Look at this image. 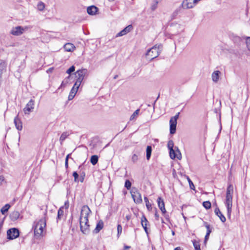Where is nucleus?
I'll use <instances>...</instances> for the list:
<instances>
[{
    "label": "nucleus",
    "mask_w": 250,
    "mask_h": 250,
    "mask_svg": "<svg viewBox=\"0 0 250 250\" xmlns=\"http://www.w3.org/2000/svg\"><path fill=\"white\" fill-rule=\"evenodd\" d=\"M91 212V210L87 206L85 205L82 208L79 221L80 230L84 234H88L90 232L88 216Z\"/></svg>",
    "instance_id": "f257e3e1"
},
{
    "label": "nucleus",
    "mask_w": 250,
    "mask_h": 250,
    "mask_svg": "<svg viewBox=\"0 0 250 250\" xmlns=\"http://www.w3.org/2000/svg\"><path fill=\"white\" fill-rule=\"evenodd\" d=\"M46 226V220L45 217H43L39 220L34 222L33 229L34 232V236L36 238L39 239L44 236V229Z\"/></svg>",
    "instance_id": "f03ea898"
},
{
    "label": "nucleus",
    "mask_w": 250,
    "mask_h": 250,
    "mask_svg": "<svg viewBox=\"0 0 250 250\" xmlns=\"http://www.w3.org/2000/svg\"><path fill=\"white\" fill-rule=\"evenodd\" d=\"M233 193V186L229 184L228 186L226 192L225 204L227 208V215L230 217L232 206V195Z\"/></svg>",
    "instance_id": "7ed1b4c3"
},
{
    "label": "nucleus",
    "mask_w": 250,
    "mask_h": 250,
    "mask_svg": "<svg viewBox=\"0 0 250 250\" xmlns=\"http://www.w3.org/2000/svg\"><path fill=\"white\" fill-rule=\"evenodd\" d=\"M162 49L163 45L162 44H156L147 51L146 55L150 56V60H152L154 58H157L160 55Z\"/></svg>",
    "instance_id": "20e7f679"
},
{
    "label": "nucleus",
    "mask_w": 250,
    "mask_h": 250,
    "mask_svg": "<svg viewBox=\"0 0 250 250\" xmlns=\"http://www.w3.org/2000/svg\"><path fill=\"white\" fill-rule=\"evenodd\" d=\"M87 73L88 71L86 69H82L77 70L75 73L76 81L75 83L80 85L84 77L87 75Z\"/></svg>",
    "instance_id": "39448f33"
},
{
    "label": "nucleus",
    "mask_w": 250,
    "mask_h": 250,
    "mask_svg": "<svg viewBox=\"0 0 250 250\" xmlns=\"http://www.w3.org/2000/svg\"><path fill=\"white\" fill-rule=\"evenodd\" d=\"M130 193L132 198L136 204H139L142 203L143 200L141 194L137 188H132Z\"/></svg>",
    "instance_id": "423d86ee"
},
{
    "label": "nucleus",
    "mask_w": 250,
    "mask_h": 250,
    "mask_svg": "<svg viewBox=\"0 0 250 250\" xmlns=\"http://www.w3.org/2000/svg\"><path fill=\"white\" fill-rule=\"evenodd\" d=\"M180 113L178 112L174 116L171 117L169 121L170 124V133L171 134H173L176 132V125H177V121L179 118Z\"/></svg>",
    "instance_id": "0eeeda50"
},
{
    "label": "nucleus",
    "mask_w": 250,
    "mask_h": 250,
    "mask_svg": "<svg viewBox=\"0 0 250 250\" xmlns=\"http://www.w3.org/2000/svg\"><path fill=\"white\" fill-rule=\"evenodd\" d=\"M20 232L18 229L13 228L7 231V238L9 240H13L19 236Z\"/></svg>",
    "instance_id": "6e6552de"
},
{
    "label": "nucleus",
    "mask_w": 250,
    "mask_h": 250,
    "mask_svg": "<svg viewBox=\"0 0 250 250\" xmlns=\"http://www.w3.org/2000/svg\"><path fill=\"white\" fill-rule=\"evenodd\" d=\"M196 0H184L181 4L183 9H188L193 8L197 4Z\"/></svg>",
    "instance_id": "1a4fd4ad"
},
{
    "label": "nucleus",
    "mask_w": 250,
    "mask_h": 250,
    "mask_svg": "<svg viewBox=\"0 0 250 250\" xmlns=\"http://www.w3.org/2000/svg\"><path fill=\"white\" fill-rule=\"evenodd\" d=\"M34 106L35 102L33 100L31 99L23 109L24 114L26 115H29L30 112L33 111V110L34 108Z\"/></svg>",
    "instance_id": "9d476101"
},
{
    "label": "nucleus",
    "mask_w": 250,
    "mask_h": 250,
    "mask_svg": "<svg viewBox=\"0 0 250 250\" xmlns=\"http://www.w3.org/2000/svg\"><path fill=\"white\" fill-rule=\"evenodd\" d=\"M24 28L21 26H18L15 27H13L11 31L10 34L14 36H20L24 32Z\"/></svg>",
    "instance_id": "9b49d317"
},
{
    "label": "nucleus",
    "mask_w": 250,
    "mask_h": 250,
    "mask_svg": "<svg viewBox=\"0 0 250 250\" xmlns=\"http://www.w3.org/2000/svg\"><path fill=\"white\" fill-rule=\"evenodd\" d=\"M80 85H78L77 84L75 83L72 88L69 95L68 96V100H72L75 97L76 94L77 93L78 90Z\"/></svg>",
    "instance_id": "f8f14e48"
},
{
    "label": "nucleus",
    "mask_w": 250,
    "mask_h": 250,
    "mask_svg": "<svg viewBox=\"0 0 250 250\" xmlns=\"http://www.w3.org/2000/svg\"><path fill=\"white\" fill-rule=\"evenodd\" d=\"M169 150V155H170V158L172 159H174L176 157L178 159H180L179 157L177 156V153H179L180 155V157H181L180 151L177 147H175V149L172 148V149H170Z\"/></svg>",
    "instance_id": "ddd939ff"
},
{
    "label": "nucleus",
    "mask_w": 250,
    "mask_h": 250,
    "mask_svg": "<svg viewBox=\"0 0 250 250\" xmlns=\"http://www.w3.org/2000/svg\"><path fill=\"white\" fill-rule=\"evenodd\" d=\"M99 9L95 5H91L87 8V12L90 15H95L98 13Z\"/></svg>",
    "instance_id": "4468645a"
},
{
    "label": "nucleus",
    "mask_w": 250,
    "mask_h": 250,
    "mask_svg": "<svg viewBox=\"0 0 250 250\" xmlns=\"http://www.w3.org/2000/svg\"><path fill=\"white\" fill-rule=\"evenodd\" d=\"M157 203L158 205V207L161 210L163 214H165L166 213V210L165 208V203L162 198L160 197H159L157 199Z\"/></svg>",
    "instance_id": "2eb2a0df"
},
{
    "label": "nucleus",
    "mask_w": 250,
    "mask_h": 250,
    "mask_svg": "<svg viewBox=\"0 0 250 250\" xmlns=\"http://www.w3.org/2000/svg\"><path fill=\"white\" fill-rule=\"evenodd\" d=\"M14 124L16 128L18 130H21L22 129V123L19 118L18 115L14 119Z\"/></svg>",
    "instance_id": "dca6fc26"
},
{
    "label": "nucleus",
    "mask_w": 250,
    "mask_h": 250,
    "mask_svg": "<svg viewBox=\"0 0 250 250\" xmlns=\"http://www.w3.org/2000/svg\"><path fill=\"white\" fill-rule=\"evenodd\" d=\"M148 223V221H147L146 218L145 217V215H143L141 218V225L144 228L145 232L147 234V225Z\"/></svg>",
    "instance_id": "f3484780"
},
{
    "label": "nucleus",
    "mask_w": 250,
    "mask_h": 250,
    "mask_svg": "<svg viewBox=\"0 0 250 250\" xmlns=\"http://www.w3.org/2000/svg\"><path fill=\"white\" fill-rule=\"evenodd\" d=\"M214 212L215 214L219 217L220 220L222 222H225L226 220V217L224 216V215L221 213L219 208H216L214 210Z\"/></svg>",
    "instance_id": "a211bd4d"
},
{
    "label": "nucleus",
    "mask_w": 250,
    "mask_h": 250,
    "mask_svg": "<svg viewBox=\"0 0 250 250\" xmlns=\"http://www.w3.org/2000/svg\"><path fill=\"white\" fill-rule=\"evenodd\" d=\"M104 227V222L102 220H100L97 224L96 227L93 230V233H98Z\"/></svg>",
    "instance_id": "6ab92c4d"
},
{
    "label": "nucleus",
    "mask_w": 250,
    "mask_h": 250,
    "mask_svg": "<svg viewBox=\"0 0 250 250\" xmlns=\"http://www.w3.org/2000/svg\"><path fill=\"white\" fill-rule=\"evenodd\" d=\"M220 74V71L218 70L215 71L212 73L211 75V78L213 82L214 83H217L218 81Z\"/></svg>",
    "instance_id": "aec40b11"
},
{
    "label": "nucleus",
    "mask_w": 250,
    "mask_h": 250,
    "mask_svg": "<svg viewBox=\"0 0 250 250\" xmlns=\"http://www.w3.org/2000/svg\"><path fill=\"white\" fill-rule=\"evenodd\" d=\"M63 48L67 52H72L75 49V46L72 43H67L64 44Z\"/></svg>",
    "instance_id": "412c9836"
},
{
    "label": "nucleus",
    "mask_w": 250,
    "mask_h": 250,
    "mask_svg": "<svg viewBox=\"0 0 250 250\" xmlns=\"http://www.w3.org/2000/svg\"><path fill=\"white\" fill-rule=\"evenodd\" d=\"M70 134L71 132L69 131H65L62 134L60 138V141L61 144L65 140V139L70 135Z\"/></svg>",
    "instance_id": "4be33fe9"
},
{
    "label": "nucleus",
    "mask_w": 250,
    "mask_h": 250,
    "mask_svg": "<svg viewBox=\"0 0 250 250\" xmlns=\"http://www.w3.org/2000/svg\"><path fill=\"white\" fill-rule=\"evenodd\" d=\"M20 216V213L17 211H14L12 212L10 217L12 221H15L17 220Z\"/></svg>",
    "instance_id": "5701e85b"
},
{
    "label": "nucleus",
    "mask_w": 250,
    "mask_h": 250,
    "mask_svg": "<svg viewBox=\"0 0 250 250\" xmlns=\"http://www.w3.org/2000/svg\"><path fill=\"white\" fill-rule=\"evenodd\" d=\"M151 152H152L151 146H147L146 150V159L147 160H149L150 158Z\"/></svg>",
    "instance_id": "b1692460"
},
{
    "label": "nucleus",
    "mask_w": 250,
    "mask_h": 250,
    "mask_svg": "<svg viewBox=\"0 0 250 250\" xmlns=\"http://www.w3.org/2000/svg\"><path fill=\"white\" fill-rule=\"evenodd\" d=\"M98 161V157L97 155H92L90 158V162L93 165H95Z\"/></svg>",
    "instance_id": "393cba45"
},
{
    "label": "nucleus",
    "mask_w": 250,
    "mask_h": 250,
    "mask_svg": "<svg viewBox=\"0 0 250 250\" xmlns=\"http://www.w3.org/2000/svg\"><path fill=\"white\" fill-rule=\"evenodd\" d=\"M10 206L9 204H6L4 206H3L0 209V212L2 214H4L6 213L8 209H9Z\"/></svg>",
    "instance_id": "a878e982"
},
{
    "label": "nucleus",
    "mask_w": 250,
    "mask_h": 250,
    "mask_svg": "<svg viewBox=\"0 0 250 250\" xmlns=\"http://www.w3.org/2000/svg\"><path fill=\"white\" fill-rule=\"evenodd\" d=\"M63 208L62 207L60 208L58 210L57 221L61 219L63 215Z\"/></svg>",
    "instance_id": "bb28decb"
},
{
    "label": "nucleus",
    "mask_w": 250,
    "mask_h": 250,
    "mask_svg": "<svg viewBox=\"0 0 250 250\" xmlns=\"http://www.w3.org/2000/svg\"><path fill=\"white\" fill-rule=\"evenodd\" d=\"M132 29V26L131 25H129L127 26L122 31L123 34L125 35L127 33L129 32Z\"/></svg>",
    "instance_id": "cd10ccee"
},
{
    "label": "nucleus",
    "mask_w": 250,
    "mask_h": 250,
    "mask_svg": "<svg viewBox=\"0 0 250 250\" xmlns=\"http://www.w3.org/2000/svg\"><path fill=\"white\" fill-rule=\"evenodd\" d=\"M144 200L146 203V207L148 210L152 209L151 204L149 203L148 198L146 197H145Z\"/></svg>",
    "instance_id": "c85d7f7f"
},
{
    "label": "nucleus",
    "mask_w": 250,
    "mask_h": 250,
    "mask_svg": "<svg viewBox=\"0 0 250 250\" xmlns=\"http://www.w3.org/2000/svg\"><path fill=\"white\" fill-rule=\"evenodd\" d=\"M140 112V109H138L136 110L134 113L132 114V115L130 116V120H133L134 119H135L137 116L138 115Z\"/></svg>",
    "instance_id": "c756f323"
},
{
    "label": "nucleus",
    "mask_w": 250,
    "mask_h": 250,
    "mask_svg": "<svg viewBox=\"0 0 250 250\" xmlns=\"http://www.w3.org/2000/svg\"><path fill=\"white\" fill-rule=\"evenodd\" d=\"M203 207L207 209L211 208V203L209 201H205L203 203Z\"/></svg>",
    "instance_id": "7c9ffc66"
},
{
    "label": "nucleus",
    "mask_w": 250,
    "mask_h": 250,
    "mask_svg": "<svg viewBox=\"0 0 250 250\" xmlns=\"http://www.w3.org/2000/svg\"><path fill=\"white\" fill-rule=\"evenodd\" d=\"M204 225L207 228V233L210 234L211 232V229L210 228V225L208 224L206 222H204Z\"/></svg>",
    "instance_id": "2f4dec72"
},
{
    "label": "nucleus",
    "mask_w": 250,
    "mask_h": 250,
    "mask_svg": "<svg viewBox=\"0 0 250 250\" xmlns=\"http://www.w3.org/2000/svg\"><path fill=\"white\" fill-rule=\"evenodd\" d=\"M193 244L195 250H199L200 249V245L199 243L195 240L193 241Z\"/></svg>",
    "instance_id": "473e14b6"
},
{
    "label": "nucleus",
    "mask_w": 250,
    "mask_h": 250,
    "mask_svg": "<svg viewBox=\"0 0 250 250\" xmlns=\"http://www.w3.org/2000/svg\"><path fill=\"white\" fill-rule=\"evenodd\" d=\"M187 178L188 181L189 183V187H190V189L194 190L195 187H194V185L193 183H192V181L190 180V179L189 178L188 176H187Z\"/></svg>",
    "instance_id": "72a5a7b5"
},
{
    "label": "nucleus",
    "mask_w": 250,
    "mask_h": 250,
    "mask_svg": "<svg viewBox=\"0 0 250 250\" xmlns=\"http://www.w3.org/2000/svg\"><path fill=\"white\" fill-rule=\"evenodd\" d=\"M37 6H38V9L40 11H42L45 7V5L41 1L38 4Z\"/></svg>",
    "instance_id": "f704fd0d"
},
{
    "label": "nucleus",
    "mask_w": 250,
    "mask_h": 250,
    "mask_svg": "<svg viewBox=\"0 0 250 250\" xmlns=\"http://www.w3.org/2000/svg\"><path fill=\"white\" fill-rule=\"evenodd\" d=\"M125 187L127 189H129L131 187V183L129 180H126L125 183Z\"/></svg>",
    "instance_id": "c9c22d12"
},
{
    "label": "nucleus",
    "mask_w": 250,
    "mask_h": 250,
    "mask_svg": "<svg viewBox=\"0 0 250 250\" xmlns=\"http://www.w3.org/2000/svg\"><path fill=\"white\" fill-rule=\"evenodd\" d=\"M117 237H119L122 231V227L120 224H118L117 226Z\"/></svg>",
    "instance_id": "e433bc0d"
},
{
    "label": "nucleus",
    "mask_w": 250,
    "mask_h": 250,
    "mask_svg": "<svg viewBox=\"0 0 250 250\" xmlns=\"http://www.w3.org/2000/svg\"><path fill=\"white\" fill-rule=\"evenodd\" d=\"M167 147L168 149L173 148L174 147V143L172 140H169L168 141L167 143Z\"/></svg>",
    "instance_id": "4c0bfd02"
},
{
    "label": "nucleus",
    "mask_w": 250,
    "mask_h": 250,
    "mask_svg": "<svg viewBox=\"0 0 250 250\" xmlns=\"http://www.w3.org/2000/svg\"><path fill=\"white\" fill-rule=\"evenodd\" d=\"M158 3V1L156 0L151 5V9L152 10V11H154L157 8Z\"/></svg>",
    "instance_id": "58836bf2"
},
{
    "label": "nucleus",
    "mask_w": 250,
    "mask_h": 250,
    "mask_svg": "<svg viewBox=\"0 0 250 250\" xmlns=\"http://www.w3.org/2000/svg\"><path fill=\"white\" fill-rule=\"evenodd\" d=\"M75 70V67L74 65L71 66L67 71L66 73L70 74L74 72Z\"/></svg>",
    "instance_id": "ea45409f"
},
{
    "label": "nucleus",
    "mask_w": 250,
    "mask_h": 250,
    "mask_svg": "<svg viewBox=\"0 0 250 250\" xmlns=\"http://www.w3.org/2000/svg\"><path fill=\"white\" fill-rule=\"evenodd\" d=\"M73 176L74 177V181L75 182H78V178L79 177V174L76 171H75L73 173Z\"/></svg>",
    "instance_id": "a19ab883"
},
{
    "label": "nucleus",
    "mask_w": 250,
    "mask_h": 250,
    "mask_svg": "<svg viewBox=\"0 0 250 250\" xmlns=\"http://www.w3.org/2000/svg\"><path fill=\"white\" fill-rule=\"evenodd\" d=\"M70 155V154H68L66 156V158H65V167L66 168H68V158H69Z\"/></svg>",
    "instance_id": "79ce46f5"
},
{
    "label": "nucleus",
    "mask_w": 250,
    "mask_h": 250,
    "mask_svg": "<svg viewBox=\"0 0 250 250\" xmlns=\"http://www.w3.org/2000/svg\"><path fill=\"white\" fill-rule=\"evenodd\" d=\"M248 49L250 51V37H248L246 42Z\"/></svg>",
    "instance_id": "37998d69"
},
{
    "label": "nucleus",
    "mask_w": 250,
    "mask_h": 250,
    "mask_svg": "<svg viewBox=\"0 0 250 250\" xmlns=\"http://www.w3.org/2000/svg\"><path fill=\"white\" fill-rule=\"evenodd\" d=\"M131 160L133 163H135L138 160V156L135 154H133L132 156Z\"/></svg>",
    "instance_id": "c03bdc74"
},
{
    "label": "nucleus",
    "mask_w": 250,
    "mask_h": 250,
    "mask_svg": "<svg viewBox=\"0 0 250 250\" xmlns=\"http://www.w3.org/2000/svg\"><path fill=\"white\" fill-rule=\"evenodd\" d=\"M209 235H210V234H208L206 233V235L205 237V240H204L205 243H206L207 242V241L208 240V239L209 238Z\"/></svg>",
    "instance_id": "a18cd8bd"
},
{
    "label": "nucleus",
    "mask_w": 250,
    "mask_h": 250,
    "mask_svg": "<svg viewBox=\"0 0 250 250\" xmlns=\"http://www.w3.org/2000/svg\"><path fill=\"white\" fill-rule=\"evenodd\" d=\"M155 219L157 220H159V214H158V212H157V209L155 208Z\"/></svg>",
    "instance_id": "49530a36"
},
{
    "label": "nucleus",
    "mask_w": 250,
    "mask_h": 250,
    "mask_svg": "<svg viewBox=\"0 0 250 250\" xmlns=\"http://www.w3.org/2000/svg\"><path fill=\"white\" fill-rule=\"evenodd\" d=\"M124 35L123 34V32H122V31H120V32H119L116 35V38L117 37H121V36H124Z\"/></svg>",
    "instance_id": "de8ad7c7"
},
{
    "label": "nucleus",
    "mask_w": 250,
    "mask_h": 250,
    "mask_svg": "<svg viewBox=\"0 0 250 250\" xmlns=\"http://www.w3.org/2000/svg\"><path fill=\"white\" fill-rule=\"evenodd\" d=\"M67 83V82L65 83L64 81H62L60 87L58 89H60L62 87H64L65 86V85Z\"/></svg>",
    "instance_id": "09e8293b"
},
{
    "label": "nucleus",
    "mask_w": 250,
    "mask_h": 250,
    "mask_svg": "<svg viewBox=\"0 0 250 250\" xmlns=\"http://www.w3.org/2000/svg\"><path fill=\"white\" fill-rule=\"evenodd\" d=\"M4 180V177L3 176H0V185L2 184Z\"/></svg>",
    "instance_id": "8fccbe9b"
},
{
    "label": "nucleus",
    "mask_w": 250,
    "mask_h": 250,
    "mask_svg": "<svg viewBox=\"0 0 250 250\" xmlns=\"http://www.w3.org/2000/svg\"><path fill=\"white\" fill-rule=\"evenodd\" d=\"M5 218V217H3V219L0 222V229L1 228V227H2L3 226V221H4V219Z\"/></svg>",
    "instance_id": "3c124183"
},
{
    "label": "nucleus",
    "mask_w": 250,
    "mask_h": 250,
    "mask_svg": "<svg viewBox=\"0 0 250 250\" xmlns=\"http://www.w3.org/2000/svg\"><path fill=\"white\" fill-rule=\"evenodd\" d=\"M125 218L127 221L129 220L131 218V215H127L125 216Z\"/></svg>",
    "instance_id": "603ef678"
},
{
    "label": "nucleus",
    "mask_w": 250,
    "mask_h": 250,
    "mask_svg": "<svg viewBox=\"0 0 250 250\" xmlns=\"http://www.w3.org/2000/svg\"><path fill=\"white\" fill-rule=\"evenodd\" d=\"M130 246H124V250H128L129 249H130Z\"/></svg>",
    "instance_id": "864d4df0"
},
{
    "label": "nucleus",
    "mask_w": 250,
    "mask_h": 250,
    "mask_svg": "<svg viewBox=\"0 0 250 250\" xmlns=\"http://www.w3.org/2000/svg\"><path fill=\"white\" fill-rule=\"evenodd\" d=\"M174 250H181V249L180 247H178L175 248Z\"/></svg>",
    "instance_id": "5fc2aeb1"
},
{
    "label": "nucleus",
    "mask_w": 250,
    "mask_h": 250,
    "mask_svg": "<svg viewBox=\"0 0 250 250\" xmlns=\"http://www.w3.org/2000/svg\"><path fill=\"white\" fill-rule=\"evenodd\" d=\"M83 178H81L80 181H81V182H83Z\"/></svg>",
    "instance_id": "6e6d98bb"
},
{
    "label": "nucleus",
    "mask_w": 250,
    "mask_h": 250,
    "mask_svg": "<svg viewBox=\"0 0 250 250\" xmlns=\"http://www.w3.org/2000/svg\"><path fill=\"white\" fill-rule=\"evenodd\" d=\"M172 235H175V232L174 231H172Z\"/></svg>",
    "instance_id": "4d7b16f0"
},
{
    "label": "nucleus",
    "mask_w": 250,
    "mask_h": 250,
    "mask_svg": "<svg viewBox=\"0 0 250 250\" xmlns=\"http://www.w3.org/2000/svg\"><path fill=\"white\" fill-rule=\"evenodd\" d=\"M162 223H164V220L163 219H162Z\"/></svg>",
    "instance_id": "13d9d810"
},
{
    "label": "nucleus",
    "mask_w": 250,
    "mask_h": 250,
    "mask_svg": "<svg viewBox=\"0 0 250 250\" xmlns=\"http://www.w3.org/2000/svg\"><path fill=\"white\" fill-rule=\"evenodd\" d=\"M156 101H157V99H156V100H155V102H154V104H155V103L156 102Z\"/></svg>",
    "instance_id": "bf43d9fd"
},
{
    "label": "nucleus",
    "mask_w": 250,
    "mask_h": 250,
    "mask_svg": "<svg viewBox=\"0 0 250 250\" xmlns=\"http://www.w3.org/2000/svg\"><path fill=\"white\" fill-rule=\"evenodd\" d=\"M156 101H157V99H156V100H155V102H154V104H155V103L156 102Z\"/></svg>",
    "instance_id": "052dcab7"
},
{
    "label": "nucleus",
    "mask_w": 250,
    "mask_h": 250,
    "mask_svg": "<svg viewBox=\"0 0 250 250\" xmlns=\"http://www.w3.org/2000/svg\"><path fill=\"white\" fill-rule=\"evenodd\" d=\"M159 95L158 96L157 99H158L159 98Z\"/></svg>",
    "instance_id": "680f3d73"
}]
</instances>
